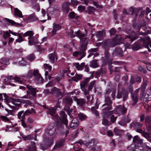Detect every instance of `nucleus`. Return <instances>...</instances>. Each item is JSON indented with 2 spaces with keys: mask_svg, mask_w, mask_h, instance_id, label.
Segmentation results:
<instances>
[{
  "mask_svg": "<svg viewBox=\"0 0 151 151\" xmlns=\"http://www.w3.org/2000/svg\"><path fill=\"white\" fill-rule=\"evenodd\" d=\"M65 141V140L64 139H62L58 141L54 146L53 148V150H56L58 148L64 145Z\"/></svg>",
  "mask_w": 151,
  "mask_h": 151,
  "instance_id": "23",
  "label": "nucleus"
},
{
  "mask_svg": "<svg viewBox=\"0 0 151 151\" xmlns=\"http://www.w3.org/2000/svg\"><path fill=\"white\" fill-rule=\"evenodd\" d=\"M139 91V89H137L132 94L131 97L134 102L132 104V105L136 104L138 101V93Z\"/></svg>",
  "mask_w": 151,
  "mask_h": 151,
  "instance_id": "17",
  "label": "nucleus"
},
{
  "mask_svg": "<svg viewBox=\"0 0 151 151\" xmlns=\"http://www.w3.org/2000/svg\"><path fill=\"white\" fill-rule=\"evenodd\" d=\"M54 118L56 122L57 129L58 130H62L64 127V123L62 122L60 117L58 115H56Z\"/></svg>",
  "mask_w": 151,
  "mask_h": 151,
  "instance_id": "9",
  "label": "nucleus"
},
{
  "mask_svg": "<svg viewBox=\"0 0 151 151\" xmlns=\"http://www.w3.org/2000/svg\"><path fill=\"white\" fill-rule=\"evenodd\" d=\"M79 125L78 121L76 118L73 119L70 125L71 128L73 129H76Z\"/></svg>",
  "mask_w": 151,
  "mask_h": 151,
  "instance_id": "21",
  "label": "nucleus"
},
{
  "mask_svg": "<svg viewBox=\"0 0 151 151\" xmlns=\"http://www.w3.org/2000/svg\"><path fill=\"white\" fill-rule=\"evenodd\" d=\"M70 5V3L65 2L62 4V9L65 13H67L69 11V6Z\"/></svg>",
  "mask_w": 151,
  "mask_h": 151,
  "instance_id": "27",
  "label": "nucleus"
},
{
  "mask_svg": "<svg viewBox=\"0 0 151 151\" xmlns=\"http://www.w3.org/2000/svg\"><path fill=\"white\" fill-rule=\"evenodd\" d=\"M35 55L32 54L27 56L26 57V58L28 60L30 61H32L35 59Z\"/></svg>",
  "mask_w": 151,
  "mask_h": 151,
  "instance_id": "51",
  "label": "nucleus"
},
{
  "mask_svg": "<svg viewBox=\"0 0 151 151\" xmlns=\"http://www.w3.org/2000/svg\"><path fill=\"white\" fill-rule=\"evenodd\" d=\"M53 28L57 31L60 30L61 29V26L59 24H57L54 23L53 24Z\"/></svg>",
  "mask_w": 151,
  "mask_h": 151,
  "instance_id": "57",
  "label": "nucleus"
},
{
  "mask_svg": "<svg viewBox=\"0 0 151 151\" xmlns=\"http://www.w3.org/2000/svg\"><path fill=\"white\" fill-rule=\"evenodd\" d=\"M127 108L124 106V105H119L116 108V111L118 113L124 115L127 112Z\"/></svg>",
  "mask_w": 151,
  "mask_h": 151,
  "instance_id": "16",
  "label": "nucleus"
},
{
  "mask_svg": "<svg viewBox=\"0 0 151 151\" xmlns=\"http://www.w3.org/2000/svg\"><path fill=\"white\" fill-rule=\"evenodd\" d=\"M104 101L105 103L104 104V106H105L106 104L112 105V101L111 100L110 97L106 95L105 97Z\"/></svg>",
  "mask_w": 151,
  "mask_h": 151,
  "instance_id": "35",
  "label": "nucleus"
},
{
  "mask_svg": "<svg viewBox=\"0 0 151 151\" xmlns=\"http://www.w3.org/2000/svg\"><path fill=\"white\" fill-rule=\"evenodd\" d=\"M27 88L29 91H27V96H30L31 95V97H35L36 96V88H34L30 85H27Z\"/></svg>",
  "mask_w": 151,
  "mask_h": 151,
  "instance_id": "10",
  "label": "nucleus"
},
{
  "mask_svg": "<svg viewBox=\"0 0 151 151\" xmlns=\"http://www.w3.org/2000/svg\"><path fill=\"white\" fill-rule=\"evenodd\" d=\"M22 35L24 37L29 36V37H31L33 35L34 33L32 31H28Z\"/></svg>",
  "mask_w": 151,
  "mask_h": 151,
  "instance_id": "47",
  "label": "nucleus"
},
{
  "mask_svg": "<svg viewBox=\"0 0 151 151\" xmlns=\"http://www.w3.org/2000/svg\"><path fill=\"white\" fill-rule=\"evenodd\" d=\"M96 141L95 139H93L86 142V145L87 146H91V151H94L96 150V144L97 143V142Z\"/></svg>",
  "mask_w": 151,
  "mask_h": 151,
  "instance_id": "18",
  "label": "nucleus"
},
{
  "mask_svg": "<svg viewBox=\"0 0 151 151\" xmlns=\"http://www.w3.org/2000/svg\"><path fill=\"white\" fill-rule=\"evenodd\" d=\"M28 44L30 45H36L38 43V40L37 38L33 36L31 37H28Z\"/></svg>",
  "mask_w": 151,
  "mask_h": 151,
  "instance_id": "22",
  "label": "nucleus"
},
{
  "mask_svg": "<svg viewBox=\"0 0 151 151\" xmlns=\"http://www.w3.org/2000/svg\"><path fill=\"white\" fill-rule=\"evenodd\" d=\"M58 106H56L53 107H50L47 108V111L46 112L47 114H49L54 117L55 116V114L56 111V110ZM56 115H55V116Z\"/></svg>",
  "mask_w": 151,
  "mask_h": 151,
  "instance_id": "15",
  "label": "nucleus"
},
{
  "mask_svg": "<svg viewBox=\"0 0 151 151\" xmlns=\"http://www.w3.org/2000/svg\"><path fill=\"white\" fill-rule=\"evenodd\" d=\"M76 101L77 104L80 106H83L86 103V100L83 99H77Z\"/></svg>",
  "mask_w": 151,
  "mask_h": 151,
  "instance_id": "32",
  "label": "nucleus"
},
{
  "mask_svg": "<svg viewBox=\"0 0 151 151\" xmlns=\"http://www.w3.org/2000/svg\"><path fill=\"white\" fill-rule=\"evenodd\" d=\"M55 129L54 127L52 128L49 127L47 129L46 132L48 134V135L51 136L55 133Z\"/></svg>",
  "mask_w": 151,
  "mask_h": 151,
  "instance_id": "33",
  "label": "nucleus"
},
{
  "mask_svg": "<svg viewBox=\"0 0 151 151\" xmlns=\"http://www.w3.org/2000/svg\"><path fill=\"white\" fill-rule=\"evenodd\" d=\"M95 81H91L90 83L88 86V92L91 91L93 88L95 84Z\"/></svg>",
  "mask_w": 151,
  "mask_h": 151,
  "instance_id": "44",
  "label": "nucleus"
},
{
  "mask_svg": "<svg viewBox=\"0 0 151 151\" xmlns=\"http://www.w3.org/2000/svg\"><path fill=\"white\" fill-rule=\"evenodd\" d=\"M12 79L16 81L19 83H21L22 82V80L20 78L17 76L14 77L12 76H8L4 79V81L6 83V82H8V81L11 80Z\"/></svg>",
  "mask_w": 151,
  "mask_h": 151,
  "instance_id": "20",
  "label": "nucleus"
},
{
  "mask_svg": "<svg viewBox=\"0 0 151 151\" xmlns=\"http://www.w3.org/2000/svg\"><path fill=\"white\" fill-rule=\"evenodd\" d=\"M85 63H83L81 64H79V63H76L74 64V66L78 70H82L85 65Z\"/></svg>",
  "mask_w": 151,
  "mask_h": 151,
  "instance_id": "37",
  "label": "nucleus"
},
{
  "mask_svg": "<svg viewBox=\"0 0 151 151\" xmlns=\"http://www.w3.org/2000/svg\"><path fill=\"white\" fill-rule=\"evenodd\" d=\"M99 107V105L96 104L95 106L92 107H91V110L93 114H95L96 116H99L98 112L96 110V109H98Z\"/></svg>",
  "mask_w": 151,
  "mask_h": 151,
  "instance_id": "39",
  "label": "nucleus"
},
{
  "mask_svg": "<svg viewBox=\"0 0 151 151\" xmlns=\"http://www.w3.org/2000/svg\"><path fill=\"white\" fill-rule=\"evenodd\" d=\"M51 93V94L56 96L58 99H61L63 96L60 89L56 87H54L52 89Z\"/></svg>",
  "mask_w": 151,
  "mask_h": 151,
  "instance_id": "12",
  "label": "nucleus"
},
{
  "mask_svg": "<svg viewBox=\"0 0 151 151\" xmlns=\"http://www.w3.org/2000/svg\"><path fill=\"white\" fill-rule=\"evenodd\" d=\"M24 111H22L19 112L17 114L19 119L21 120H23L25 118L24 113Z\"/></svg>",
  "mask_w": 151,
  "mask_h": 151,
  "instance_id": "48",
  "label": "nucleus"
},
{
  "mask_svg": "<svg viewBox=\"0 0 151 151\" xmlns=\"http://www.w3.org/2000/svg\"><path fill=\"white\" fill-rule=\"evenodd\" d=\"M15 15L20 18H22L23 15L22 14V12L17 8H15L14 9Z\"/></svg>",
  "mask_w": 151,
  "mask_h": 151,
  "instance_id": "46",
  "label": "nucleus"
},
{
  "mask_svg": "<svg viewBox=\"0 0 151 151\" xmlns=\"http://www.w3.org/2000/svg\"><path fill=\"white\" fill-rule=\"evenodd\" d=\"M107 49H106V50L105 51L104 54H105V57L106 58V60H104L103 61L104 63L105 64L107 63H108L109 61V60L110 59V55L109 54L108 50H106Z\"/></svg>",
  "mask_w": 151,
  "mask_h": 151,
  "instance_id": "36",
  "label": "nucleus"
},
{
  "mask_svg": "<svg viewBox=\"0 0 151 151\" xmlns=\"http://www.w3.org/2000/svg\"><path fill=\"white\" fill-rule=\"evenodd\" d=\"M32 148L29 146H27L26 148V151H38L37 149H33Z\"/></svg>",
  "mask_w": 151,
  "mask_h": 151,
  "instance_id": "64",
  "label": "nucleus"
},
{
  "mask_svg": "<svg viewBox=\"0 0 151 151\" xmlns=\"http://www.w3.org/2000/svg\"><path fill=\"white\" fill-rule=\"evenodd\" d=\"M102 107L104 108L102 109V111H108L112 109V105H108L106 104L105 106L104 104L102 106Z\"/></svg>",
  "mask_w": 151,
  "mask_h": 151,
  "instance_id": "43",
  "label": "nucleus"
},
{
  "mask_svg": "<svg viewBox=\"0 0 151 151\" xmlns=\"http://www.w3.org/2000/svg\"><path fill=\"white\" fill-rule=\"evenodd\" d=\"M128 97V93L127 91L124 88H122L121 91L118 92L116 98L118 99L123 98L124 101H126Z\"/></svg>",
  "mask_w": 151,
  "mask_h": 151,
  "instance_id": "7",
  "label": "nucleus"
},
{
  "mask_svg": "<svg viewBox=\"0 0 151 151\" xmlns=\"http://www.w3.org/2000/svg\"><path fill=\"white\" fill-rule=\"evenodd\" d=\"M9 60L5 58H2L0 60V64H1L0 67H2L3 65L4 67H5L7 63H8Z\"/></svg>",
  "mask_w": 151,
  "mask_h": 151,
  "instance_id": "41",
  "label": "nucleus"
},
{
  "mask_svg": "<svg viewBox=\"0 0 151 151\" xmlns=\"http://www.w3.org/2000/svg\"><path fill=\"white\" fill-rule=\"evenodd\" d=\"M141 133H142L143 136L147 139L150 137L149 136L150 134V133L143 131Z\"/></svg>",
  "mask_w": 151,
  "mask_h": 151,
  "instance_id": "62",
  "label": "nucleus"
},
{
  "mask_svg": "<svg viewBox=\"0 0 151 151\" xmlns=\"http://www.w3.org/2000/svg\"><path fill=\"white\" fill-rule=\"evenodd\" d=\"M53 142V140L49 138H44L42 143L40 145V149L43 150H45L50 147Z\"/></svg>",
  "mask_w": 151,
  "mask_h": 151,
  "instance_id": "4",
  "label": "nucleus"
},
{
  "mask_svg": "<svg viewBox=\"0 0 151 151\" xmlns=\"http://www.w3.org/2000/svg\"><path fill=\"white\" fill-rule=\"evenodd\" d=\"M133 27L135 30H137V32L139 31L141 28L142 26L140 25H137V24H134L133 25Z\"/></svg>",
  "mask_w": 151,
  "mask_h": 151,
  "instance_id": "59",
  "label": "nucleus"
},
{
  "mask_svg": "<svg viewBox=\"0 0 151 151\" xmlns=\"http://www.w3.org/2000/svg\"><path fill=\"white\" fill-rule=\"evenodd\" d=\"M69 17L71 19H77L79 17L77 16V14L74 12H70L69 14Z\"/></svg>",
  "mask_w": 151,
  "mask_h": 151,
  "instance_id": "50",
  "label": "nucleus"
},
{
  "mask_svg": "<svg viewBox=\"0 0 151 151\" xmlns=\"http://www.w3.org/2000/svg\"><path fill=\"white\" fill-rule=\"evenodd\" d=\"M49 58L50 62L52 63H53L55 61V58H57L56 55L54 52L49 54Z\"/></svg>",
  "mask_w": 151,
  "mask_h": 151,
  "instance_id": "34",
  "label": "nucleus"
},
{
  "mask_svg": "<svg viewBox=\"0 0 151 151\" xmlns=\"http://www.w3.org/2000/svg\"><path fill=\"white\" fill-rule=\"evenodd\" d=\"M126 37L130 40L131 42H132L138 38V35L134 32H132L131 34L127 36Z\"/></svg>",
  "mask_w": 151,
  "mask_h": 151,
  "instance_id": "25",
  "label": "nucleus"
},
{
  "mask_svg": "<svg viewBox=\"0 0 151 151\" xmlns=\"http://www.w3.org/2000/svg\"><path fill=\"white\" fill-rule=\"evenodd\" d=\"M60 116L63 121L64 124L66 127H68V120L66 118L67 115L63 111H62L60 112Z\"/></svg>",
  "mask_w": 151,
  "mask_h": 151,
  "instance_id": "24",
  "label": "nucleus"
},
{
  "mask_svg": "<svg viewBox=\"0 0 151 151\" xmlns=\"http://www.w3.org/2000/svg\"><path fill=\"white\" fill-rule=\"evenodd\" d=\"M115 54L119 57H122L123 55V52L122 49L120 48H116L115 49V50L112 53V56Z\"/></svg>",
  "mask_w": 151,
  "mask_h": 151,
  "instance_id": "29",
  "label": "nucleus"
},
{
  "mask_svg": "<svg viewBox=\"0 0 151 151\" xmlns=\"http://www.w3.org/2000/svg\"><path fill=\"white\" fill-rule=\"evenodd\" d=\"M103 117L104 118H108L113 113V111H102Z\"/></svg>",
  "mask_w": 151,
  "mask_h": 151,
  "instance_id": "40",
  "label": "nucleus"
},
{
  "mask_svg": "<svg viewBox=\"0 0 151 151\" xmlns=\"http://www.w3.org/2000/svg\"><path fill=\"white\" fill-rule=\"evenodd\" d=\"M141 40L144 46L148 49V51H151V50L149 48V45L151 47V41H150V37L148 36H146L143 38H141Z\"/></svg>",
  "mask_w": 151,
  "mask_h": 151,
  "instance_id": "8",
  "label": "nucleus"
},
{
  "mask_svg": "<svg viewBox=\"0 0 151 151\" xmlns=\"http://www.w3.org/2000/svg\"><path fill=\"white\" fill-rule=\"evenodd\" d=\"M130 121V119L128 117V115L127 117L124 116L121 119V120L119 122L118 124L123 126H125L127 124V123L129 122Z\"/></svg>",
  "mask_w": 151,
  "mask_h": 151,
  "instance_id": "19",
  "label": "nucleus"
},
{
  "mask_svg": "<svg viewBox=\"0 0 151 151\" xmlns=\"http://www.w3.org/2000/svg\"><path fill=\"white\" fill-rule=\"evenodd\" d=\"M105 35V31L102 30L101 31H99L96 34V36L98 38L99 40H101L104 37Z\"/></svg>",
  "mask_w": 151,
  "mask_h": 151,
  "instance_id": "28",
  "label": "nucleus"
},
{
  "mask_svg": "<svg viewBox=\"0 0 151 151\" xmlns=\"http://www.w3.org/2000/svg\"><path fill=\"white\" fill-rule=\"evenodd\" d=\"M131 126L136 129L137 132L142 133V132L141 129L142 126V124L138 122H133L131 124Z\"/></svg>",
  "mask_w": 151,
  "mask_h": 151,
  "instance_id": "14",
  "label": "nucleus"
},
{
  "mask_svg": "<svg viewBox=\"0 0 151 151\" xmlns=\"http://www.w3.org/2000/svg\"><path fill=\"white\" fill-rule=\"evenodd\" d=\"M94 72V71L90 72V73L91 74V77L86 78L80 83V88L84 95L88 94V91H87L88 83L90 79L93 78V74Z\"/></svg>",
  "mask_w": 151,
  "mask_h": 151,
  "instance_id": "2",
  "label": "nucleus"
},
{
  "mask_svg": "<svg viewBox=\"0 0 151 151\" xmlns=\"http://www.w3.org/2000/svg\"><path fill=\"white\" fill-rule=\"evenodd\" d=\"M63 102L65 105L64 108L65 111L67 112L68 114L70 115V112L73 110L72 108H70V106L73 102L72 98L69 96H66L63 99Z\"/></svg>",
  "mask_w": 151,
  "mask_h": 151,
  "instance_id": "3",
  "label": "nucleus"
},
{
  "mask_svg": "<svg viewBox=\"0 0 151 151\" xmlns=\"http://www.w3.org/2000/svg\"><path fill=\"white\" fill-rule=\"evenodd\" d=\"M19 63L21 66H24L27 64V62L24 59L22 58V60L19 61Z\"/></svg>",
  "mask_w": 151,
  "mask_h": 151,
  "instance_id": "58",
  "label": "nucleus"
},
{
  "mask_svg": "<svg viewBox=\"0 0 151 151\" xmlns=\"http://www.w3.org/2000/svg\"><path fill=\"white\" fill-rule=\"evenodd\" d=\"M68 33L70 37L72 38L76 36L80 39L85 37V35L84 34L81 33L80 30H78L77 32H75L74 33V32L73 30H70Z\"/></svg>",
  "mask_w": 151,
  "mask_h": 151,
  "instance_id": "11",
  "label": "nucleus"
},
{
  "mask_svg": "<svg viewBox=\"0 0 151 151\" xmlns=\"http://www.w3.org/2000/svg\"><path fill=\"white\" fill-rule=\"evenodd\" d=\"M121 38L120 36L119 38H116L112 40L107 39L102 42H98L96 43V46L97 47L102 45V47L105 49H108L110 47H113L118 44L117 42V39Z\"/></svg>",
  "mask_w": 151,
  "mask_h": 151,
  "instance_id": "1",
  "label": "nucleus"
},
{
  "mask_svg": "<svg viewBox=\"0 0 151 151\" xmlns=\"http://www.w3.org/2000/svg\"><path fill=\"white\" fill-rule=\"evenodd\" d=\"M34 76L35 77L34 81L36 83L41 84L44 83V79L37 70H34Z\"/></svg>",
  "mask_w": 151,
  "mask_h": 151,
  "instance_id": "6",
  "label": "nucleus"
},
{
  "mask_svg": "<svg viewBox=\"0 0 151 151\" xmlns=\"http://www.w3.org/2000/svg\"><path fill=\"white\" fill-rule=\"evenodd\" d=\"M8 102H11L14 106L20 107L21 104L20 103H23L22 100L19 99H15L10 97L8 99Z\"/></svg>",
  "mask_w": 151,
  "mask_h": 151,
  "instance_id": "13",
  "label": "nucleus"
},
{
  "mask_svg": "<svg viewBox=\"0 0 151 151\" xmlns=\"http://www.w3.org/2000/svg\"><path fill=\"white\" fill-rule=\"evenodd\" d=\"M145 122L147 125L150 126L151 124V116H146L145 118Z\"/></svg>",
  "mask_w": 151,
  "mask_h": 151,
  "instance_id": "49",
  "label": "nucleus"
},
{
  "mask_svg": "<svg viewBox=\"0 0 151 151\" xmlns=\"http://www.w3.org/2000/svg\"><path fill=\"white\" fill-rule=\"evenodd\" d=\"M138 70L143 73L146 74L147 73V70L144 68L143 67L139 66L138 68Z\"/></svg>",
  "mask_w": 151,
  "mask_h": 151,
  "instance_id": "53",
  "label": "nucleus"
},
{
  "mask_svg": "<svg viewBox=\"0 0 151 151\" xmlns=\"http://www.w3.org/2000/svg\"><path fill=\"white\" fill-rule=\"evenodd\" d=\"M4 20L8 25H15L16 26L20 25V24L19 23H17L14 21L7 18H5Z\"/></svg>",
  "mask_w": 151,
  "mask_h": 151,
  "instance_id": "26",
  "label": "nucleus"
},
{
  "mask_svg": "<svg viewBox=\"0 0 151 151\" xmlns=\"http://www.w3.org/2000/svg\"><path fill=\"white\" fill-rule=\"evenodd\" d=\"M81 44L80 47V55H81L84 53H86L85 51L86 50V48L88 45L87 38L85 37L81 38L80 39Z\"/></svg>",
  "mask_w": 151,
  "mask_h": 151,
  "instance_id": "5",
  "label": "nucleus"
},
{
  "mask_svg": "<svg viewBox=\"0 0 151 151\" xmlns=\"http://www.w3.org/2000/svg\"><path fill=\"white\" fill-rule=\"evenodd\" d=\"M70 5H72L73 6H76L78 4H80V2L76 0H71V3H70Z\"/></svg>",
  "mask_w": 151,
  "mask_h": 151,
  "instance_id": "56",
  "label": "nucleus"
},
{
  "mask_svg": "<svg viewBox=\"0 0 151 151\" xmlns=\"http://www.w3.org/2000/svg\"><path fill=\"white\" fill-rule=\"evenodd\" d=\"M33 76H34V71L33 72L31 70H30L26 74V77L30 78Z\"/></svg>",
  "mask_w": 151,
  "mask_h": 151,
  "instance_id": "54",
  "label": "nucleus"
},
{
  "mask_svg": "<svg viewBox=\"0 0 151 151\" xmlns=\"http://www.w3.org/2000/svg\"><path fill=\"white\" fill-rule=\"evenodd\" d=\"M114 132L116 135H119L122 132V131L116 128H114Z\"/></svg>",
  "mask_w": 151,
  "mask_h": 151,
  "instance_id": "61",
  "label": "nucleus"
},
{
  "mask_svg": "<svg viewBox=\"0 0 151 151\" xmlns=\"http://www.w3.org/2000/svg\"><path fill=\"white\" fill-rule=\"evenodd\" d=\"M98 60H94L91 61L90 63V66L93 68L98 67L99 65L97 62Z\"/></svg>",
  "mask_w": 151,
  "mask_h": 151,
  "instance_id": "38",
  "label": "nucleus"
},
{
  "mask_svg": "<svg viewBox=\"0 0 151 151\" xmlns=\"http://www.w3.org/2000/svg\"><path fill=\"white\" fill-rule=\"evenodd\" d=\"M128 148L131 151H141L142 149V147L139 146V148H137L135 145L132 144L129 147H128Z\"/></svg>",
  "mask_w": 151,
  "mask_h": 151,
  "instance_id": "30",
  "label": "nucleus"
},
{
  "mask_svg": "<svg viewBox=\"0 0 151 151\" xmlns=\"http://www.w3.org/2000/svg\"><path fill=\"white\" fill-rule=\"evenodd\" d=\"M29 19L31 21L34 22L37 20L38 18L36 16L35 13H34L29 15Z\"/></svg>",
  "mask_w": 151,
  "mask_h": 151,
  "instance_id": "42",
  "label": "nucleus"
},
{
  "mask_svg": "<svg viewBox=\"0 0 151 151\" xmlns=\"http://www.w3.org/2000/svg\"><path fill=\"white\" fill-rule=\"evenodd\" d=\"M102 124L105 126H109L111 124V123L109 122L104 117L102 120Z\"/></svg>",
  "mask_w": 151,
  "mask_h": 151,
  "instance_id": "52",
  "label": "nucleus"
},
{
  "mask_svg": "<svg viewBox=\"0 0 151 151\" xmlns=\"http://www.w3.org/2000/svg\"><path fill=\"white\" fill-rule=\"evenodd\" d=\"M44 67L45 69H48L49 71H51L52 69L51 66L49 65L48 64H45L44 65Z\"/></svg>",
  "mask_w": 151,
  "mask_h": 151,
  "instance_id": "63",
  "label": "nucleus"
},
{
  "mask_svg": "<svg viewBox=\"0 0 151 151\" xmlns=\"http://www.w3.org/2000/svg\"><path fill=\"white\" fill-rule=\"evenodd\" d=\"M82 78V75L76 73L75 77L73 78V80L76 82L81 80Z\"/></svg>",
  "mask_w": 151,
  "mask_h": 151,
  "instance_id": "45",
  "label": "nucleus"
},
{
  "mask_svg": "<svg viewBox=\"0 0 151 151\" xmlns=\"http://www.w3.org/2000/svg\"><path fill=\"white\" fill-rule=\"evenodd\" d=\"M78 117L82 121L85 120L86 119V116L83 114L80 113L78 115Z\"/></svg>",
  "mask_w": 151,
  "mask_h": 151,
  "instance_id": "60",
  "label": "nucleus"
},
{
  "mask_svg": "<svg viewBox=\"0 0 151 151\" xmlns=\"http://www.w3.org/2000/svg\"><path fill=\"white\" fill-rule=\"evenodd\" d=\"M133 142L134 143L140 145V146L142 145L143 144L142 139H140L137 135L135 136L134 137Z\"/></svg>",
  "mask_w": 151,
  "mask_h": 151,
  "instance_id": "31",
  "label": "nucleus"
},
{
  "mask_svg": "<svg viewBox=\"0 0 151 151\" xmlns=\"http://www.w3.org/2000/svg\"><path fill=\"white\" fill-rule=\"evenodd\" d=\"M17 36H18L19 38L15 40L16 42H21L24 40L22 37L20 35V34H18Z\"/></svg>",
  "mask_w": 151,
  "mask_h": 151,
  "instance_id": "55",
  "label": "nucleus"
}]
</instances>
